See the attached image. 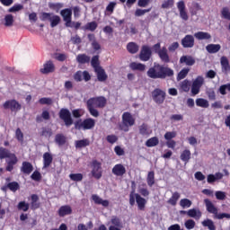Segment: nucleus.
<instances>
[{"instance_id": "obj_1", "label": "nucleus", "mask_w": 230, "mask_h": 230, "mask_svg": "<svg viewBox=\"0 0 230 230\" xmlns=\"http://www.w3.org/2000/svg\"><path fill=\"white\" fill-rule=\"evenodd\" d=\"M147 76L154 79H164L166 78V76H173V71L172 70V68L157 64L155 65L153 67L149 68V70L147 71Z\"/></svg>"}, {"instance_id": "obj_2", "label": "nucleus", "mask_w": 230, "mask_h": 230, "mask_svg": "<svg viewBox=\"0 0 230 230\" xmlns=\"http://www.w3.org/2000/svg\"><path fill=\"white\" fill-rule=\"evenodd\" d=\"M136 203L140 211H145V208L146 206V199L133 190L129 194V204L130 206H135Z\"/></svg>"}, {"instance_id": "obj_3", "label": "nucleus", "mask_w": 230, "mask_h": 230, "mask_svg": "<svg viewBox=\"0 0 230 230\" xmlns=\"http://www.w3.org/2000/svg\"><path fill=\"white\" fill-rule=\"evenodd\" d=\"M134 125H136V118L128 112H124L122 115V125L120 126V130H123V132H128V130H130V127H134Z\"/></svg>"}, {"instance_id": "obj_4", "label": "nucleus", "mask_w": 230, "mask_h": 230, "mask_svg": "<svg viewBox=\"0 0 230 230\" xmlns=\"http://www.w3.org/2000/svg\"><path fill=\"white\" fill-rule=\"evenodd\" d=\"M96 121L93 119H86L84 120H78L75 122V127L77 130H91L94 128Z\"/></svg>"}, {"instance_id": "obj_5", "label": "nucleus", "mask_w": 230, "mask_h": 230, "mask_svg": "<svg viewBox=\"0 0 230 230\" xmlns=\"http://www.w3.org/2000/svg\"><path fill=\"white\" fill-rule=\"evenodd\" d=\"M202 85H204V77L199 75L192 82L191 93L193 96H197V94L200 93V88L202 87Z\"/></svg>"}, {"instance_id": "obj_6", "label": "nucleus", "mask_w": 230, "mask_h": 230, "mask_svg": "<svg viewBox=\"0 0 230 230\" xmlns=\"http://www.w3.org/2000/svg\"><path fill=\"white\" fill-rule=\"evenodd\" d=\"M152 98L155 103L161 104L166 98V93L159 88H156L152 92Z\"/></svg>"}, {"instance_id": "obj_7", "label": "nucleus", "mask_w": 230, "mask_h": 230, "mask_svg": "<svg viewBox=\"0 0 230 230\" xmlns=\"http://www.w3.org/2000/svg\"><path fill=\"white\" fill-rule=\"evenodd\" d=\"M107 103V100L105 97H95V98H91L87 101V105H92L93 107H98V108H103L105 107Z\"/></svg>"}, {"instance_id": "obj_8", "label": "nucleus", "mask_w": 230, "mask_h": 230, "mask_svg": "<svg viewBox=\"0 0 230 230\" xmlns=\"http://www.w3.org/2000/svg\"><path fill=\"white\" fill-rule=\"evenodd\" d=\"M59 118L65 121V125H66V127L73 125V119H71V112L69 110L62 109L59 112Z\"/></svg>"}, {"instance_id": "obj_9", "label": "nucleus", "mask_w": 230, "mask_h": 230, "mask_svg": "<svg viewBox=\"0 0 230 230\" xmlns=\"http://www.w3.org/2000/svg\"><path fill=\"white\" fill-rule=\"evenodd\" d=\"M92 175L95 179H102V164L98 161H93L92 164Z\"/></svg>"}, {"instance_id": "obj_10", "label": "nucleus", "mask_w": 230, "mask_h": 230, "mask_svg": "<svg viewBox=\"0 0 230 230\" xmlns=\"http://www.w3.org/2000/svg\"><path fill=\"white\" fill-rule=\"evenodd\" d=\"M176 4L181 19H182V21H188L190 17L188 16V12H186V4H184V1L181 0Z\"/></svg>"}, {"instance_id": "obj_11", "label": "nucleus", "mask_w": 230, "mask_h": 230, "mask_svg": "<svg viewBox=\"0 0 230 230\" xmlns=\"http://www.w3.org/2000/svg\"><path fill=\"white\" fill-rule=\"evenodd\" d=\"M4 109H10L13 112L21 111V104L15 100H10L4 103Z\"/></svg>"}, {"instance_id": "obj_12", "label": "nucleus", "mask_w": 230, "mask_h": 230, "mask_svg": "<svg viewBox=\"0 0 230 230\" xmlns=\"http://www.w3.org/2000/svg\"><path fill=\"white\" fill-rule=\"evenodd\" d=\"M111 172L113 175H116L117 177H123V175L127 173V169L125 168V165L121 164H117L113 166Z\"/></svg>"}, {"instance_id": "obj_13", "label": "nucleus", "mask_w": 230, "mask_h": 230, "mask_svg": "<svg viewBox=\"0 0 230 230\" xmlns=\"http://www.w3.org/2000/svg\"><path fill=\"white\" fill-rule=\"evenodd\" d=\"M181 213H186L190 218H194L195 220H200L202 217V212L199 208H191L188 211H181Z\"/></svg>"}, {"instance_id": "obj_14", "label": "nucleus", "mask_w": 230, "mask_h": 230, "mask_svg": "<svg viewBox=\"0 0 230 230\" xmlns=\"http://www.w3.org/2000/svg\"><path fill=\"white\" fill-rule=\"evenodd\" d=\"M151 56L152 50L150 49V47L143 46L140 52V60H142L143 62H147V60H150Z\"/></svg>"}, {"instance_id": "obj_15", "label": "nucleus", "mask_w": 230, "mask_h": 230, "mask_svg": "<svg viewBox=\"0 0 230 230\" xmlns=\"http://www.w3.org/2000/svg\"><path fill=\"white\" fill-rule=\"evenodd\" d=\"M181 46H183V48H193V46H195V38H193L192 35H186L181 40Z\"/></svg>"}, {"instance_id": "obj_16", "label": "nucleus", "mask_w": 230, "mask_h": 230, "mask_svg": "<svg viewBox=\"0 0 230 230\" xmlns=\"http://www.w3.org/2000/svg\"><path fill=\"white\" fill-rule=\"evenodd\" d=\"M13 157H17L15 154L11 153L10 150L4 148V147H0V159H13Z\"/></svg>"}, {"instance_id": "obj_17", "label": "nucleus", "mask_w": 230, "mask_h": 230, "mask_svg": "<svg viewBox=\"0 0 230 230\" xmlns=\"http://www.w3.org/2000/svg\"><path fill=\"white\" fill-rule=\"evenodd\" d=\"M92 200H93L94 204H98L100 206H102L103 208H109V200L103 199L96 194H93L92 196Z\"/></svg>"}, {"instance_id": "obj_18", "label": "nucleus", "mask_w": 230, "mask_h": 230, "mask_svg": "<svg viewBox=\"0 0 230 230\" xmlns=\"http://www.w3.org/2000/svg\"><path fill=\"white\" fill-rule=\"evenodd\" d=\"M13 22H15V20L12 14H5L2 21V24L5 26V28H12V26H13Z\"/></svg>"}, {"instance_id": "obj_19", "label": "nucleus", "mask_w": 230, "mask_h": 230, "mask_svg": "<svg viewBox=\"0 0 230 230\" xmlns=\"http://www.w3.org/2000/svg\"><path fill=\"white\" fill-rule=\"evenodd\" d=\"M71 213H73V208H71V206L69 205L62 206L58 209L59 217H66L67 215H71Z\"/></svg>"}, {"instance_id": "obj_20", "label": "nucleus", "mask_w": 230, "mask_h": 230, "mask_svg": "<svg viewBox=\"0 0 230 230\" xmlns=\"http://www.w3.org/2000/svg\"><path fill=\"white\" fill-rule=\"evenodd\" d=\"M53 163V155L50 153H44L43 155V168H49Z\"/></svg>"}, {"instance_id": "obj_21", "label": "nucleus", "mask_w": 230, "mask_h": 230, "mask_svg": "<svg viewBox=\"0 0 230 230\" xmlns=\"http://www.w3.org/2000/svg\"><path fill=\"white\" fill-rule=\"evenodd\" d=\"M207 210L208 213H212L213 215L217 216L218 215V209L215 208V205L211 202L209 199H205L204 200Z\"/></svg>"}, {"instance_id": "obj_22", "label": "nucleus", "mask_w": 230, "mask_h": 230, "mask_svg": "<svg viewBox=\"0 0 230 230\" xmlns=\"http://www.w3.org/2000/svg\"><path fill=\"white\" fill-rule=\"evenodd\" d=\"M53 71H55V65L51 61L45 63L43 68L40 69L43 74L53 73Z\"/></svg>"}, {"instance_id": "obj_23", "label": "nucleus", "mask_w": 230, "mask_h": 230, "mask_svg": "<svg viewBox=\"0 0 230 230\" xmlns=\"http://www.w3.org/2000/svg\"><path fill=\"white\" fill-rule=\"evenodd\" d=\"M61 16L65 21L66 24H67L71 21V16L73 15V11L71 9H64L61 11Z\"/></svg>"}, {"instance_id": "obj_24", "label": "nucleus", "mask_w": 230, "mask_h": 230, "mask_svg": "<svg viewBox=\"0 0 230 230\" xmlns=\"http://www.w3.org/2000/svg\"><path fill=\"white\" fill-rule=\"evenodd\" d=\"M180 64H185L186 66H193L195 64V58L191 56H182L180 58Z\"/></svg>"}, {"instance_id": "obj_25", "label": "nucleus", "mask_w": 230, "mask_h": 230, "mask_svg": "<svg viewBox=\"0 0 230 230\" xmlns=\"http://www.w3.org/2000/svg\"><path fill=\"white\" fill-rule=\"evenodd\" d=\"M221 49H222V46H220V44H208L206 47L208 53H210V54L218 53V51H220Z\"/></svg>"}, {"instance_id": "obj_26", "label": "nucleus", "mask_w": 230, "mask_h": 230, "mask_svg": "<svg viewBox=\"0 0 230 230\" xmlns=\"http://www.w3.org/2000/svg\"><path fill=\"white\" fill-rule=\"evenodd\" d=\"M158 55L163 62H170V57L168 56V50L166 49V47L162 48L158 51Z\"/></svg>"}, {"instance_id": "obj_27", "label": "nucleus", "mask_w": 230, "mask_h": 230, "mask_svg": "<svg viewBox=\"0 0 230 230\" xmlns=\"http://www.w3.org/2000/svg\"><path fill=\"white\" fill-rule=\"evenodd\" d=\"M180 158L183 161V163L188 164L191 159V151L189 149H185L181 152Z\"/></svg>"}, {"instance_id": "obj_28", "label": "nucleus", "mask_w": 230, "mask_h": 230, "mask_svg": "<svg viewBox=\"0 0 230 230\" xmlns=\"http://www.w3.org/2000/svg\"><path fill=\"white\" fill-rule=\"evenodd\" d=\"M194 37L198 39V40H209L211 39V34L208 32L199 31L194 34Z\"/></svg>"}, {"instance_id": "obj_29", "label": "nucleus", "mask_w": 230, "mask_h": 230, "mask_svg": "<svg viewBox=\"0 0 230 230\" xmlns=\"http://www.w3.org/2000/svg\"><path fill=\"white\" fill-rule=\"evenodd\" d=\"M95 72L97 73L99 82H105V80H107V74L105 73V70H103L102 67L96 68Z\"/></svg>"}, {"instance_id": "obj_30", "label": "nucleus", "mask_w": 230, "mask_h": 230, "mask_svg": "<svg viewBox=\"0 0 230 230\" xmlns=\"http://www.w3.org/2000/svg\"><path fill=\"white\" fill-rule=\"evenodd\" d=\"M129 67L133 70V71H145L146 69V66L141 64V63H137V62H133L129 65Z\"/></svg>"}, {"instance_id": "obj_31", "label": "nucleus", "mask_w": 230, "mask_h": 230, "mask_svg": "<svg viewBox=\"0 0 230 230\" xmlns=\"http://www.w3.org/2000/svg\"><path fill=\"white\" fill-rule=\"evenodd\" d=\"M197 107H201L202 109H208L209 107V101L204 98H199L196 100Z\"/></svg>"}, {"instance_id": "obj_32", "label": "nucleus", "mask_w": 230, "mask_h": 230, "mask_svg": "<svg viewBox=\"0 0 230 230\" xmlns=\"http://www.w3.org/2000/svg\"><path fill=\"white\" fill-rule=\"evenodd\" d=\"M127 49L128 53L134 55L135 53H137V51H139V46H137V44H136L135 42H129L127 45Z\"/></svg>"}, {"instance_id": "obj_33", "label": "nucleus", "mask_w": 230, "mask_h": 230, "mask_svg": "<svg viewBox=\"0 0 230 230\" xmlns=\"http://www.w3.org/2000/svg\"><path fill=\"white\" fill-rule=\"evenodd\" d=\"M159 145V138L157 137H153L146 140V146L152 148L153 146H157Z\"/></svg>"}, {"instance_id": "obj_34", "label": "nucleus", "mask_w": 230, "mask_h": 230, "mask_svg": "<svg viewBox=\"0 0 230 230\" xmlns=\"http://www.w3.org/2000/svg\"><path fill=\"white\" fill-rule=\"evenodd\" d=\"M139 132L142 136H150L152 134V128L147 125L143 124L139 127Z\"/></svg>"}, {"instance_id": "obj_35", "label": "nucleus", "mask_w": 230, "mask_h": 230, "mask_svg": "<svg viewBox=\"0 0 230 230\" xmlns=\"http://www.w3.org/2000/svg\"><path fill=\"white\" fill-rule=\"evenodd\" d=\"M221 66L224 73H229L230 71V66H229V60L226 57L221 58Z\"/></svg>"}, {"instance_id": "obj_36", "label": "nucleus", "mask_w": 230, "mask_h": 230, "mask_svg": "<svg viewBox=\"0 0 230 230\" xmlns=\"http://www.w3.org/2000/svg\"><path fill=\"white\" fill-rule=\"evenodd\" d=\"M22 172H23V173L30 174L33 172V165H31V164L28 162H23L22 166Z\"/></svg>"}, {"instance_id": "obj_37", "label": "nucleus", "mask_w": 230, "mask_h": 230, "mask_svg": "<svg viewBox=\"0 0 230 230\" xmlns=\"http://www.w3.org/2000/svg\"><path fill=\"white\" fill-rule=\"evenodd\" d=\"M146 182L150 188H152V186L155 184V173L154 172V171L148 172Z\"/></svg>"}, {"instance_id": "obj_38", "label": "nucleus", "mask_w": 230, "mask_h": 230, "mask_svg": "<svg viewBox=\"0 0 230 230\" xmlns=\"http://www.w3.org/2000/svg\"><path fill=\"white\" fill-rule=\"evenodd\" d=\"M18 161L19 160L17 159V156H14L13 158L6 160V163H7L6 171L12 172V170H13V165L17 164Z\"/></svg>"}, {"instance_id": "obj_39", "label": "nucleus", "mask_w": 230, "mask_h": 230, "mask_svg": "<svg viewBox=\"0 0 230 230\" xmlns=\"http://www.w3.org/2000/svg\"><path fill=\"white\" fill-rule=\"evenodd\" d=\"M203 227H208L209 230H216L217 227L215 226V223L211 219H205L201 222Z\"/></svg>"}, {"instance_id": "obj_40", "label": "nucleus", "mask_w": 230, "mask_h": 230, "mask_svg": "<svg viewBox=\"0 0 230 230\" xmlns=\"http://www.w3.org/2000/svg\"><path fill=\"white\" fill-rule=\"evenodd\" d=\"M179 199H181V194L179 192H173L168 200V204H171V206H176Z\"/></svg>"}, {"instance_id": "obj_41", "label": "nucleus", "mask_w": 230, "mask_h": 230, "mask_svg": "<svg viewBox=\"0 0 230 230\" xmlns=\"http://www.w3.org/2000/svg\"><path fill=\"white\" fill-rule=\"evenodd\" d=\"M55 142L58 146H63V145H66V136L63 134H58L55 137Z\"/></svg>"}, {"instance_id": "obj_42", "label": "nucleus", "mask_w": 230, "mask_h": 230, "mask_svg": "<svg viewBox=\"0 0 230 230\" xmlns=\"http://www.w3.org/2000/svg\"><path fill=\"white\" fill-rule=\"evenodd\" d=\"M89 145H91V142L87 138L75 141V148H84L89 146Z\"/></svg>"}, {"instance_id": "obj_43", "label": "nucleus", "mask_w": 230, "mask_h": 230, "mask_svg": "<svg viewBox=\"0 0 230 230\" xmlns=\"http://www.w3.org/2000/svg\"><path fill=\"white\" fill-rule=\"evenodd\" d=\"M111 226L114 227H123V224L121 223V219L116 216H112L111 219Z\"/></svg>"}, {"instance_id": "obj_44", "label": "nucleus", "mask_w": 230, "mask_h": 230, "mask_svg": "<svg viewBox=\"0 0 230 230\" xmlns=\"http://www.w3.org/2000/svg\"><path fill=\"white\" fill-rule=\"evenodd\" d=\"M98 28L96 22H88L85 26L82 27V30H88L89 31H94Z\"/></svg>"}, {"instance_id": "obj_45", "label": "nucleus", "mask_w": 230, "mask_h": 230, "mask_svg": "<svg viewBox=\"0 0 230 230\" xmlns=\"http://www.w3.org/2000/svg\"><path fill=\"white\" fill-rule=\"evenodd\" d=\"M50 26L51 28H55V26H58L60 23V16L52 14V17H50Z\"/></svg>"}, {"instance_id": "obj_46", "label": "nucleus", "mask_w": 230, "mask_h": 230, "mask_svg": "<svg viewBox=\"0 0 230 230\" xmlns=\"http://www.w3.org/2000/svg\"><path fill=\"white\" fill-rule=\"evenodd\" d=\"M227 91L230 93V84H222L218 89V93H220L222 96H226V94H227Z\"/></svg>"}, {"instance_id": "obj_47", "label": "nucleus", "mask_w": 230, "mask_h": 230, "mask_svg": "<svg viewBox=\"0 0 230 230\" xmlns=\"http://www.w3.org/2000/svg\"><path fill=\"white\" fill-rule=\"evenodd\" d=\"M221 17L222 19H226L227 21H230V9L228 7L222 8Z\"/></svg>"}, {"instance_id": "obj_48", "label": "nucleus", "mask_w": 230, "mask_h": 230, "mask_svg": "<svg viewBox=\"0 0 230 230\" xmlns=\"http://www.w3.org/2000/svg\"><path fill=\"white\" fill-rule=\"evenodd\" d=\"M191 200L188 199H182L180 200V206L183 208L186 209L188 208H191Z\"/></svg>"}, {"instance_id": "obj_49", "label": "nucleus", "mask_w": 230, "mask_h": 230, "mask_svg": "<svg viewBox=\"0 0 230 230\" xmlns=\"http://www.w3.org/2000/svg\"><path fill=\"white\" fill-rule=\"evenodd\" d=\"M190 73V68H183L177 76V80H184L186 76H188V74Z\"/></svg>"}, {"instance_id": "obj_50", "label": "nucleus", "mask_w": 230, "mask_h": 230, "mask_svg": "<svg viewBox=\"0 0 230 230\" xmlns=\"http://www.w3.org/2000/svg\"><path fill=\"white\" fill-rule=\"evenodd\" d=\"M71 181H75V182H80L82 179H84V175L82 173H71L69 175Z\"/></svg>"}, {"instance_id": "obj_51", "label": "nucleus", "mask_w": 230, "mask_h": 230, "mask_svg": "<svg viewBox=\"0 0 230 230\" xmlns=\"http://www.w3.org/2000/svg\"><path fill=\"white\" fill-rule=\"evenodd\" d=\"M174 137H177V132L176 131H168L164 134V139L166 141H172Z\"/></svg>"}, {"instance_id": "obj_52", "label": "nucleus", "mask_w": 230, "mask_h": 230, "mask_svg": "<svg viewBox=\"0 0 230 230\" xmlns=\"http://www.w3.org/2000/svg\"><path fill=\"white\" fill-rule=\"evenodd\" d=\"M76 60L79 62V64H85L89 62L90 58L86 55L82 54L77 56Z\"/></svg>"}, {"instance_id": "obj_53", "label": "nucleus", "mask_w": 230, "mask_h": 230, "mask_svg": "<svg viewBox=\"0 0 230 230\" xmlns=\"http://www.w3.org/2000/svg\"><path fill=\"white\" fill-rule=\"evenodd\" d=\"M87 107L90 114H92L93 118H98V116H100L98 110H96L94 106H92L91 104H87Z\"/></svg>"}, {"instance_id": "obj_54", "label": "nucleus", "mask_w": 230, "mask_h": 230, "mask_svg": "<svg viewBox=\"0 0 230 230\" xmlns=\"http://www.w3.org/2000/svg\"><path fill=\"white\" fill-rule=\"evenodd\" d=\"M152 8L149 9H137L135 12L136 17H141L145 15V13H148V12H151Z\"/></svg>"}, {"instance_id": "obj_55", "label": "nucleus", "mask_w": 230, "mask_h": 230, "mask_svg": "<svg viewBox=\"0 0 230 230\" xmlns=\"http://www.w3.org/2000/svg\"><path fill=\"white\" fill-rule=\"evenodd\" d=\"M184 226L186 229L191 230L195 228L196 223L193 219H188L185 221Z\"/></svg>"}, {"instance_id": "obj_56", "label": "nucleus", "mask_w": 230, "mask_h": 230, "mask_svg": "<svg viewBox=\"0 0 230 230\" xmlns=\"http://www.w3.org/2000/svg\"><path fill=\"white\" fill-rule=\"evenodd\" d=\"M15 137L16 139L20 142L22 143L24 141V134H22V131L21 128H17L15 131Z\"/></svg>"}, {"instance_id": "obj_57", "label": "nucleus", "mask_w": 230, "mask_h": 230, "mask_svg": "<svg viewBox=\"0 0 230 230\" xmlns=\"http://www.w3.org/2000/svg\"><path fill=\"white\" fill-rule=\"evenodd\" d=\"M66 26H67V28H75V30H78L80 26H82V23L78 22H72L70 20L68 23H66Z\"/></svg>"}, {"instance_id": "obj_58", "label": "nucleus", "mask_w": 230, "mask_h": 230, "mask_svg": "<svg viewBox=\"0 0 230 230\" xmlns=\"http://www.w3.org/2000/svg\"><path fill=\"white\" fill-rule=\"evenodd\" d=\"M181 91H184V93H188L190 91V81L184 80L181 83Z\"/></svg>"}, {"instance_id": "obj_59", "label": "nucleus", "mask_w": 230, "mask_h": 230, "mask_svg": "<svg viewBox=\"0 0 230 230\" xmlns=\"http://www.w3.org/2000/svg\"><path fill=\"white\" fill-rule=\"evenodd\" d=\"M18 209L21 211H28V209H30V204L25 201H22L18 204Z\"/></svg>"}, {"instance_id": "obj_60", "label": "nucleus", "mask_w": 230, "mask_h": 230, "mask_svg": "<svg viewBox=\"0 0 230 230\" xmlns=\"http://www.w3.org/2000/svg\"><path fill=\"white\" fill-rule=\"evenodd\" d=\"M42 119H49V111H44L41 113V116H38V117L36 118V120H37V121H42Z\"/></svg>"}, {"instance_id": "obj_61", "label": "nucleus", "mask_w": 230, "mask_h": 230, "mask_svg": "<svg viewBox=\"0 0 230 230\" xmlns=\"http://www.w3.org/2000/svg\"><path fill=\"white\" fill-rule=\"evenodd\" d=\"M52 16H53V13H41L40 19V21H50Z\"/></svg>"}, {"instance_id": "obj_62", "label": "nucleus", "mask_w": 230, "mask_h": 230, "mask_svg": "<svg viewBox=\"0 0 230 230\" xmlns=\"http://www.w3.org/2000/svg\"><path fill=\"white\" fill-rule=\"evenodd\" d=\"M22 8V4H14L13 7L9 8L8 12H10L11 13H15V12H21Z\"/></svg>"}, {"instance_id": "obj_63", "label": "nucleus", "mask_w": 230, "mask_h": 230, "mask_svg": "<svg viewBox=\"0 0 230 230\" xmlns=\"http://www.w3.org/2000/svg\"><path fill=\"white\" fill-rule=\"evenodd\" d=\"M174 3L175 2L173 0H166L162 4V8H164V9L172 8Z\"/></svg>"}, {"instance_id": "obj_64", "label": "nucleus", "mask_w": 230, "mask_h": 230, "mask_svg": "<svg viewBox=\"0 0 230 230\" xmlns=\"http://www.w3.org/2000/svg\"><path fill=\"white\" fill-rule=\"evenodd\" d=\"M99 58L98 56H95L92 58V66L96 70V69H100V66H99Z\"/></svg>"}]
</instances>
